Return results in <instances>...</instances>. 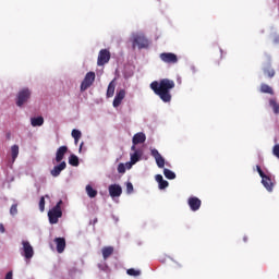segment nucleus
I'll return each instance as SVG.
<instances>
[{
    "mask_svg": "<svg viewBox=\"0 0 279 279\" xmlns=\"http://www.w3.org/2000/svg\"><path fill=\"white\" fill-rule=\"evenodd\" d=\"M150 88L163 101V104H169L171 101V90L175 88V82L169 78H162L159 82L154 81L150 83Z\"/></svg>",
    "mask_w": 279,
    "mask_h": 279,
    "instance_id": "nucleus-1",
    "label": "nucleus"
},
{
    "mask_svg": "<svg viewBox=\"0 0 279 279\" xmlns=\"http://www.w3.org/2000/svg\"><path fill=\"white\" fill-rule=\"evenodd\" d=\"M60 218H62V201H59L57 205L48 211L49 223L52 226L58 223Z\"/></svg>",
    "mask_w": 279,
    "mask_h": 279,
    "instance_id": "nucleus-2",
    "label": "nucleus"
},
{
    "mask_svg": "<svg viewBox=\"0 0 279 279\" xmlns=\"http://www.w3.org/2000/svg\"><path fill=\"white\" fill-rule=\"evenodd\" d=\"M133 49H147L149 47V39L143 33H137L133 35Z\"/></svg>",
    "mask_w": 279,
    "mask_h": 279,
    "instance_id": "nucleus-3",
    "label": "nucleus"
},
{
    "mask_svg": "<svg viewBox=\"0 0 279 279\" xmlns=\"http://www.w3.org/2000/svg\"><path fill=\"white\" fill-rule=\"evenodd\" d=\"M32 97V90L29 88H23L17 93L16 97V106L19 108H22L24 104H27L29 101V98Z\"/></svg>",
    "mask_w": 279,
    "mask_h": 279,
    "instance_id": "nucleus-4",
    "label": "nucleus"
},
{
    "mask_svg": "<svg viewBox=\"0 0 279 279\" xmlns=\"http://www.w3.org/2000/svg\"><path fill=\"white\" fill-rule=\"evenodd\" d=\"M95 72H87L84 80L81 83V92L88 90L93 84H95Z\"/></svg>",
    "mask_w": 279,
    "mask_h": 279,
    "instance_id": "nucleus-5",
    "label": "nucleus"
},
{
    "mask_svg": "<svg viewBox=\"0 0 279 279\" xmlns=\"http://www.w3.org/2000/svg\"><path fill=\"white\" fill-rule=\"evenodd\" d=\"M21 250H22V256H24L26 260L34 258V246H32L29 241L23 240Z\"/></svg>",
    "mask_w": 279,
    "mask_h": 279,
    "instance_id": "nucleus-6",
    "label": "nucleus"
},
{
    "mask_svg": "<svg viewBox=\"0 0 279 279\" xmlns=\"http://www.w3.org/2000/svg\"><path fill=\"white\" fill-rule=\"evenodd\" d=\"M110 50L101 49L98 53L97 65L104 66L105 64H108L110 62Z\"/></svg>",
    "mask_w": 279,
    "mask_h": 279,
    "instance_id": "nucleus-7",
    "label": "nucleus"
},
{
    "mask_svg": "<svg viewBox=\"0 0 279 279\" xmlns=\"http://www.w3.org/2000/svg\"><path fill=\"white\" fill-rule=\"evenodd\" d=\"M160 60L162 62H166V64H178V54L172 52H162L159 56Z\"/></svg>",
    "mask_w": 279,
    "mask_h": 279,
    "instance_id": "nucleus-8",
    "label": "nucleus"
},
{
    "mask_svg": "<svg viewBox=\"0 0 279 279\" xmlns=\"http://www.w3.org/2000/svg\"><path fill=\"white\" fill-rule=\"evenodd\" d=\"M150 155L155 158L157 167H159V169H165V157L160 155L158 149H151Z\"/></svg>",
    "mask_w": 279,
    "mask_h": 279,
    "instance_id": "nucleus-9",
    "label": "nucleus"
},
{
    "mask_svg": "<svg viewBox=\"0 0 279 279\" xmlns=\"http://www.w3.org/2000/svg\"><path fill=\"white\" fill-rule=\"evenodd\" d=\"M187 204L193 213H197L202 208V199L197 196H192L187 199Z\"/></svg>",
    "mask_w": 279,
    "mask_h": 279,
    "instance_id": "nucleus-10",
    "label": "nucleus"
},
{
    "mask_svg": "<svg viewBox=\"0 0 279 279\" xmlns=\"http://www.w3.org/2000/svg\"><path fill=\"white\" fill-rule=\"evenodd\" d=\"M108 191H109L110 197L112 198L121 197V195L123 194V189L119 184L109 185Z\"/></svg>",
    "mask_w": 279,
    "mask_h": 279,
    "instance_id": "nucleus-11",
    "label": "nucleus"
},
{
    "mask_svg": "<svg viewBox=\"0 0 279 279\" xmlns=\"http://www.w3.org/2000/svg\"><path fill=\"white\" fill-rule=\"evenodd\" d=\"M64 169H66V161H61L60 165L53 167V169L50 171V174L52 178H58V175H60Z\"/></svg>",
    "mask_w": 279,
    "mask_h": 279,
    "instance_id": "nucleus-12",
    "label": "nucleus"
},
{
    "mask_svg": "<svg viewBox=\"0 0 279 279\" xmlns=\"http://www.w3.org/2000/svg\"><path fill=\"white\" fill-rule=\"evenodd\" d=\"M54 243L57 245L58 254H62L66 250V240L64 238H56Z\"/></svg>",
    "mask_w": 279,
    "mask_h": 279,
    "instance_id": "nucleus-13",
    "label": "nucleus"
},
{
    "mask_svg": "<svg viewBox=\"0 0 279 279\" xmlns=\"http://www.w3.org/2000/svg\"><path fill=\"white\" fill-rule=\"evenodd\" d=\"M66 151H69V147L66 146L59 147L56 153V162H62V160H64V156L66 155Z\"/></svg>",
    "mask_w": 279,
    "mask_h": 279,
    "instance_id": "nucleus-14",
    "label": "nucleus"
},
{
    "mask_svg": "<svg viewBox=\"0 0 279 279\" xmlns=\"http://www.w3.org/2000/svg\"><path fill=\"white\" fill-rule=\"evenodd\" d=\"M123 99H125V89H120L113 99V108H119V106H121V101H123Z\"/></svg>",
    "mask_w": 279,
    "mask_h": 279,
    "instance_id": "nucleus-15",
    "label": "nucleus"
},
{
    "mask_svg": "<svg viewBox=\"0 0 279 279\" xmlns=\"http://www.w3.org/2000/svg\"><path fill=\"white\" fill-rule=\"evenodd\" d=\"M145 141H147V136L143 132L136 133L132 138L133 145H141L145 143Z\"/></svg>",
    "mask_w": 279,
    "mask_h": 279,
    "instance_id": "nucleus-16",
    "label": "nucleus"
},
{
    "mask_svg": "<svg viewBox=\"0 0 279 279\" xmlns=\"http://www.w3.org/2000/svg\"><path fill=\"white\" fill-rule=\"evenodd\" d=\"M262 184L266 187V190L269 191V193L274 191V183L271 182V178H269L267 174L262 177Z\"/></svg>",
    "mask_w": 279,
    "mask_h": 279,
    "instance_id": "nucleus-17",
    "label": "nucleus"
},
{
    "mask_svg": "<svg viewBox=\"0 0 279 279\" xmlns=\"http://www.w3.org/2000/svg\"><path fill=\"white\" fill-rule=\"evenodd\" d=\"M102 252V258L104 260H108L114 254V247L113 246H105L101 250Z\"/></svg>",
    "mask_w": 279,
    "mask_h": 279,
    "instance_id": "nucleus-18",
    "label": "nucleus"
},
{
    "mask_svg": "<svg viewBox=\"0 0 279 279\" xmlns=\"http://www.w3.org/2000/svg\"><path fill=\"white\" fill-rule=\"evenodd\" d=\"M45 124V118L41 116L36 117V118H31V125L33 128H40Z\"/></svg>",
    "mask_w": 279,
    "mask_h": 279,
    "instance_id": "nucleus-19",
    "label": "nucleus"
},
{
    "mask_svg": "<svg viewBox=\"0 0 279 279\" xmlns=\"http://www.w3.org/2000/svg\"><path fill=\"white\" fill-rule=\"evenodd\" d=\"M155 180H156V182H158L160 191H162V190L167 189V186H169V181L165 180L162 178V174H157L155 177Z\"/></svg>",
    "mask_w": 279,
    "mask_h": 279,
    "instance_id": "nucleus-20",
    "label": "nucleus"
},
{
    "mask_svg": "<svg viewBox=\"0 0 279 279\" xmlns=\"http://www.w3.org/2000/svg\"><path fill=\"white\" fill-rule=\"evenodd\" d=\"M142 156H143L142 150H135L133 154H131V165H136V162L141 160Z\"/></svg>",
    "mask_w": 279,
    "mask_h": 279,
    "instance_id": "nucleus-21",
    "label": "nucleus"
},
{
    "mask_svg": "<svg viewBox=\"0 0 279 279\" xmlns=\"http://www.w3.org/2000/svg\"><path fill=\"white\" fill-rule=\"evenodd\" d=\"M260 93H265L266 95H274V88H271V86L263 83L260 85Z\"/></svg>",
    "mask_w": 279,
    "mask_h": 279,
    "instance_id": "nucleus-22",
    "label": "nucleus"
},
{
    "mask_svg": "<svg viewBox=\"0 0 279 279\" xmlns=\"http://www.w3.org/2000/svg\"><path fill=\"white\" fill-rule=\"evenodd\" d=\"M72 137L74 138L75 145H77V143H80V138H82V131H80L77 129H73L72 130Z\"/></svg>",
    "mask_w": 279,
    "mask_h": 279,
    "instance_id": "nucleus-23",
    "label": "nucleus"
},
{
    "mask_svg": "<svg viewBox=\"0 0 279 279\" xmlns=\"http://www.w3.org/2000/svg\"><path fill=\"white\" fill-rule=\"evenodd\" d=\"M69 165H71L72 167H80V158H77L76 155H71L69 157Z\"/></svg>",
    "mask_w": 279,
    "mask_h": 279,
    "instance_id": "nucleus-24",
    "label": "nucleus"
},
{
    "mask_svg": "<svg viewBox=\"0 0 279 279\" xmlns=\"http://www.w3.org/2000/svg\"><path fill=\"white\" fill-rule=\"evenodd\" d=\"M114 81L110 82L109 85H108V88H107V97L110 98V97H114Z\"/></svg>",
    "mask_w": 279,
    "mask_h": 279,
    "instance_id": "nucleus-25",
    "label": "nucleus"
},
{
    "mask_svg": "<svg viewBox=\"0 0 279 279\" xmlns=\"http://www.w3.org/2000/svg\"><path fill=\"white\" fill-rule=\"evenodd\" d=\"M11 156L13 162L19 158V145L15 144L11 147Z\"/></svg>",
    "mask_w": 279,
    "mask_h": 279,
    "instance_id": "nucleus-26",
    "label": "nucleus"
},
{
    "mask_svg": "<svg viewBox=\"0 0 279 279\" xmlns=\"http://www.w3.org/2000/svg\"><path fill=\"white\" fill-rule=\"evenodd\" d=\"M163 175L167 178V180H175V172L165 168L163 169Z\"/></svg>",
    "mask_w": 279,
    "mask_h": 279,
    "instance_id": "nucleus-27",
    "label": "nucleus"
},
{
    "mask_svg": "<svg viewBox=\"0 0 279 279\" xmlns=\"http://www.w3.org/2000/svg\"><path fill=\"white\" fill-rule=\"evenodd\" d=\"M85 190L88 197H92V198L97 197V190L93 189L90 185H86Z\"/></svg>",
    "mask_w": 279,
    "mask_h": 279,
    "instance_id": "nucleus-28",
    "label": "nucleus"
},
{
    "mask_svg": "<svg viewBox=\"0 0 279 279\" xmlns=\"http://www.w3.org/2000/svg\"><path fill=\"white\" fill-rule=\"evenodd\" d=\"M269 104L274 110V113L279 114V104H277L276 100H274V99H270Z\"/></svg>",
    "mask_w": 279,
    "mask_h": 279,
    "instance_id": "nucleus-29",
    "label": "nucleus"
},
{
    "mask_svg": "<svg viewBox=\"0 0 279 279\" xmlns=\"http://www.w3.org/2000/svg\"><path fill=\"white\" fill-rule=\"evenodd\" d=\"M10 215L16 217L19 215V204H13L10 208Z\"/></svg>",
    "mask_w": 279,
    "mask_h": 279,
    "instance_id": "nucleus-30",
    "label": "nucleus"
},
{
    "mask_svg": "<svg viewBox=\"0 0 279 279\" xmlns=\"http://www.w3.org/2000/svg\"><path fill=\"white\" fill-rule=\"evenodd\" d=\"M128 276L138 277L141 276V270H136L134 268H130L126 270Z\"/></svg>",
    "mask_w": 279,
    "mask_h": 279,
    "instance_id": "nucleus-31",
    "label": "nucleus"
},
{
    "mask_svg": "<svg viewBox=\"0 0 279 279\" xmlns=\"http://www.w3.org/2000/svg\"><path fill=\"white\" fill-rule=\"evenodd\" d=\"M265 75H267L268 77H274V75H276V71L274 69H265L264 70Z\"/></svg>",
    "mask_w": 279,
    "mask_h": 279,
    "instance_id": "nucleus-32",
    "label": "nucleus"
},
{
    "mask_svg": "<svg viewBox=\"0 0 279 279\" xmlns=\"http://www.w3.org/2000/svg\"><path fill=\"white\" fill-rule=\"evenodd\" d=\"M39 210L40 213H45V196H41L39 199Z\"/></svg>",
    "mask_w": 279,
    "mask_h": 279,
    "instance_id": "nucleus-33",
    "label": "nucleus"
},
{
    "mask_svg": "<svg viewBox=\"0 0 279 279\" xmlns=\"http://www.w3.org/2000/svg\"><path fill=\"white\" fill-rule=\"evenodd\" d=\"M134 192V185L132 182L126 183V193H133Z\"/></svg>",
    "mask_w": 279,
    "mask_h": 279,
    "instance_id": "nucleus-34",
    "label": "nucleus"
},
{
    "mask_svg": "<svg viewBox=\"0 0 279 279\" xmlns=\"http://www.w3.org/2000/svg\"><path fill=\"white\" fill-rule=\"evenodd\" d=\"M118 173H125V165L124 163L118 165Z\"/></svg>",
    "mask_w": 279,
    "mask_h": 279,
    "instance_id": "nucleus-35",
    "label": "nucleus"
},
{
    "mask_svg": "<svg viewBox=\"0 0 279 279\" xmlns=\"http://www.w3.org/2000/svg\"><path fill=\"white\" fill-rule=\"evenodd\" d=\"M274 156L279 158V144L275 145L272 148Z\"/></svg>",
    "mask_w": 279,
    "mask_h": 279,
    "instance_id": "nucleus-36",
    "label": "nucleus"
},
{
    "mask_svg": "<svg viewBox=\"0 0 279 279\" xmlns=\"http://www.w3.org/2000/svg\"><path fill=\"white\" fill-rule=\"evenodd\" d=\"M256 169H257L259 177L263 178L265 175V172L263 171V169H260V166H256Z\"/></svg>",
    "mask_w": 279,
    "mask_h": 279,
    "instance_id": "nucleus-37",
    "label": "nucleus"
},
{
    "mask_svg": "<svg viewBox=\"0 0 279 279\" xmlns=\"http://www.w3.org/2000/svg\"><path fill=\"white\" fill-rule=\"evenodd\" d=\"M4 279H12V271H9L7 275H5V278Z\"/></svg>",
    "mask_w": 279,
    "mask_h": 279,
    "instance_id": "nucleus-38",
    "label": "nucleus"
},
{
    "mask_svg": "<svg viewBox=\"0 0 279 279\" xmlns=\"http://www.w3.org/2000/svg\"><path fill=\"white\" fill-rule=\"evenodd\" d=\"M0 232L3 234L5 232V227H3V223L0 225Z\"/></svg>",
    "mask_w": 279,
    "mask_h": 279,
    "instance_id": "nucleus-39",
    "label": "nucleus"
},
{
    "mask_svg": "<svg viewBox=\"0 0 279 279\" xmlns=\"http://www.w3.org/2000/svg\"><path fill=\"white\" fill-rule=\"evenodd\" d=\"M132 165H134V163H132V162H126V168H128V169H132Z\"/></svg>",
    "mask_w": 279,
    "mask_h": 279,
    "instance_id": "nucleus-40",
    "label": "nucleus"
},
{
    "mask_svg": "<svg viewBox=\"0 0 279 279\" xmlns=\"http://www.w3.org/2000/svg\"><path fill=\"white\" fill-rule=\"evenodd\" d=\"M131 149H132V151H134V153L137 151V150H136V145L133 144L132 147H131Z\"/></svg>",
    "mask_w": 279,
    "mask_h": 279,
    "instance_id": "nucleus-41",
    "label": "nucleus"
},
{
    "mask_svg": "<svg viewBox=\"0 0 279 279\" xmlns=\"http://www.w3.org/2000/svg\"><path fill=\"white\" fill-rule=\"evenodd\" d=\"M244 243H247V236L243 238Z\"/></svg>",
    "mask_w": 279,
    "mask_h": 279,
    "instance_id": "nucleus-42",
    "label": "nucleus"
},
{
    "mask_svg": "<svg viewBox=\"0 0 279 279\" xmlns=\"http://www.w3.org/2000/svg\"><path fill=\"white\" fill-rule=\"evenodd\" d=\"M82 145H84V143L81 144V147H82Z\"/></svg>",
    "mask_w": 279,
    "mask_h": 279,
    "instance_id": "nucleus-43",
    "label": "nucleus"
}]
</instances>
